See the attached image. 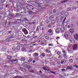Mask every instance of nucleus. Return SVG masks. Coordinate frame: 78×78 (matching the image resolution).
<instances>
[{"label":"nucleus","mask_w":78,"mask_h":78,"mask_svg":"<svg viewBox=\"0 0 78 78\" xmlns=\"http://www.w3.org/2000/svg\"><path fill=\"white\" fill-rule=\"evenodd\" d=\"M46 23H50V21H49V20L47 19L46 20Z\"/></svg>","instance_id":"cd10ccee"},{"label":"nucleus","mask_w":78,"mask_h":78,"mask_svg":"<svg viewBox=\"0 0 78 78\" xmlns=\"http://www.w3.org/2000/svg\"><path fill=\"white\" fill-rule=\"evenodd\" d=\"M72 69H73V67L71 66H67L66 67V69H67V70H69V69H71V70H73Z\"/></svg>","instance_id":"9b49d317"},{"label":"nucleus","mask_w":78,"mask_h":78,"mask_svg":"<svg viewBox=\"0 0 78 78\" xmlns=\"http://www.w3.org/2000/svg\"><path fill=\"white\" fill-rule=\"evenodd\" d=\"M43 69L44 70H45V71H51V70L49 69L47 67H43Z\"/></svg>","instance_id":"39448f33"},{"label":"nucleus","mask_w":78,"mask_h":78,"mask_svg":"<svg viewBox=\"0 0 78 78\" xmlns=\"http://www.w3.org/2000/svg\"><path fill=\"white\" fill-rule=\"evenodd\" d=\"M62 16H63V15H61L60 16V17L61 18V19H60L61 20H62V19L64 18L63 16L62 17Z\"/></svg>","instance_id":"a878e982"},{"label":"nucleus","mask_w":78,"mask_h":78,"mask_svg":"<svg viewBox=\"0 0 78 78\" xmlns=\"http://www.w3.org/2000/svg\"><path fill=\"white\" fill-rule=\"evenodd\" d=\"M25 50H26V49H25V47H23L22 48V51H25Z\"/></svg>","instance_id":"5701e85b"},{"label":"nucleus","mask_w":78,"mask_h":78,"mask_svg":"<svg viewBox=\"0 0 78 78\" xmlns=\"http://www.w3.org/2000/svg\"><path fill=\"white\" fill-rule=\"evenodd\" d=\"M54 17H53V15H52L50 17H49V19L50 20H51V19H53Z\"/></svg>","instance_id":"c756f323"},{"label":"nucleus","mask_w":78,"mask_h":78,"mask_svg":"<svg viewBox=\"0 0 78 78\" xmlns=\"http://www.w3.org/2000/svg\"><path fill=\"white\" fill-rule=\"evenodd\" d=\"M73 8L74 9H77V7L75 6Z\"/></svg>","instance_id":"3c124183"},{"label":"nucleus","mask_w":78,"mask_h":78,"mask_svg":"<svg viewBox=\"0 0 78 78\" xmlns=\"http://www.w3.org/2000/svg\"><path fill=\"white\" fill-rule=\"evenodd\" d=\"M40 56H41V57H45V54L43 52L41 54Z\"/></svg>","instance_id":"f8f14e48"},{"label":"nucleus","mask_w":78,"mask_h":78,"mask_svg":"<svg viewBox=\"0 0 78 78\" xmlns=\"http://www.w3.org/2000/svg\"><path fill=\"white\" fill-rule=\"evenodd\" d=\"M61 30V28H58L57 29H56L55 30V32L56 33H60V31Z\"/></svg>","instance_id":"20e7f679"},{"label":"nucleus","mask_w":78,"mask_h":78,"mask_svg":"<svg viewBox=\"0 0 78 78\" xmlns=\"http://www.w3.org/2000/svg\"><path fill=\"white\" fill-rule=\"evenodd\" d=\"M21 59L22 60V61H25V58L24 57H22Z\"/></svg>","instance_id":"c9c22d12"},{"label":"nucleus","mask_w":78,"mask_h":78,"mask_svg":"<svg viewBox=\"0 0 78 78\" xmlns=\"http://www.w3.org/2000/svg\"><path fill=\"white\" fill-rule=\"evenodd\" d=\"M26 67L27 69H30V68H31L29 66H28L27 65H26Z\"/></svg>","instance_id":"ea45409f"},{"label":"nucleus","mask_w":78,"mask_h":78,"mask_svg":"<svg viewBox=\"0 0 78 78\" xmlns=\"http://www.w3.org/2000/svg\"><path fill=\"white\" fill-rule=\"evenodd\" d=\"M74 67H75L76 68H78V65H76Z\"/></svg>","instance_id":"052dcab7"},{"label":"nucleus","mask_w":78,"mask_h":78,"mask_svg":"<svg viewBox=\"0 0 78 78\" xmlns=\"http://www.w3.org/2000/svg\"><path fill=\"white\" fill-rule=\"evenodd\" d=\"M70 31L71 33H73L74 32V30L73 29H70Z\"/></svg>","instance_id":"c85d7f7f"},{"label":"nucleus","mask_w":78,"mask_h":78,"mask_svg":"<svg viewBox=\"0 0 78 78\" xmlns=\"http://www.w3.org/2000/svg\"><path fill=\"white\" fill-rule=\"evenodd\" d=\"M44 37L46 39H49L50 38L49 35L47 34H45L44 35Z\"/></svg>","instance_id":"7ed1b4c3"},{"label":"nucleus","mask_w":78,"mask_h":78,"mask_svg":"<svg viewBox=\"0 0 78 78\" xmlns=\"http://www.w3.org/2000/svg\"><path fill=\"white\" fill-rule=\"evenodd\" d=\"M1 1L3 2H5V0H1Z\"/></svg>","instance_id":"69168bd1"},{"label":"nucleus","mask_w":78,"mask_h":78,"mask_svg":"<svg viewBox=\"0 0 78 78\" xmlns=\"http://www.w3.org/2000/svg\"><path fill=\"white\" fill-rule=\"evenodd\" d=\"M48 32L49 33H52L53 32L51 29H49L48 30Z\"/></svg>","instance_id":"dca6fc26"},{"label":"nucleus","mask_w":78,"mask_h":78,"mask_svg":"<svg viewBox=\"0 0 78 78\" xmlns=\"http://www.w3.org/2000/svg\"><path fill=\"white\" fill-rule=\"evenodd\" d=\"M8 12L9 13L8 14V16L11 17V16H12V15H11V13H10V12H9V11H8Z\"/></svg>","instance_id":"412c9836"},{"label":"nucleus","mask_w":78,"mask_h":78,"mask_svg":"<svg viewBox=\"0 0 78 78\" xmlns=\"http://www.w3.org/2000/svg\"><path fill=\"white\" fill-rule=\"evenodd\" d=\"M7 58L8 59H11L12 58V57L10 55H8L7 57Z\"/></svg>","instance_id":"aec40b11"},{"label":"nucleus","mask_w":78,"mask_h":78,"mask_svg":"<svg viewBox=\"0 0 78 78\" xmlns=\"http://www.w3.org/2000/svg\"><path fill=\"white\" fill-rule=\"evenodd\" d=\"M16 48L17 49V50H19L20 49V46H17Z\"/></svg>","instance_id":"a211bd4d"},{"label":"nucleus","mask_w":78,"mask_h":78,"mask_svg":"<svg viewBox=\"0 0 78 78\" xmlns=\"http://www.w3.org/2000/svg\"><path fill=\"white\" fill-rule=\"evenodd\" d=\"M78 47V44H74L73 47V49L74 50H75L77 48V47Z\"/></svg>","instance_id":"423d86ee"},{"label":"nucleus","mask_w":78,"mask_h":78,"mask_svg":"<svg viewBox=\"0 0 78 78\" xmlns=\"http://www.w3.org/2000/svg\"><path fill=\"white\" fill-rule=\"evenodd\" d=\"M33 59L32 58H30L28 60V62H33Z\"/></svg>","instance_id":"f3484780"},{"label":"nucleus","mask_w":78,"mask_h":78,"mask_svg":"<svg viewBox=\"0 0 78 78\" xmlns=\"http://www.w3.org/2000/svg\"><path fill=\"white\" fill-rule=\"evenodd\" d=\"M74 37L76 40H78V34H75L74 36Z\"/></svg>","instance_id":"0eeeda50"},{"label":"nucleus","mask_w":78,"mask_h":78,"mask_svg":"<svg viewBox=\"0 0 78 78\" xmlns=\"http://www.w3.org/2000/svg\"><path fill=\"white\" fill-rule=\"evenodd\" d=\"M34 54L35 56H36L37 57L39 56V55L38 54V53H34Z\"/></svg>","instance_id":"393cba45"},{"label":"nucleus","mask_w":78,"mask_h":78,"mask_svg":"<svg viewBox=\"0 0 78 78\" xmlns=\"http://www.w3.org/2000/svg\"><path fill=\"white\" fill-rule=\"evenodd\" d=\"M16 16H19L20 15H19V13H17L16 14Z\"/></svg>","instance_id":"603ef678"},{"label":"nucleus","mask_w":78,"mask_h":78,"mask_svg":"<svg viewBox=\"0 0 78 78\" xmlns=\"http://www.w3.org/2000/svg\"><path fill=\"white\" fill-rule=\"evenodd\" d=\"M69 15V13L68 12H66L65 14V17H67Z\"/></svg>","instance_id":"4be33fe9"},{"label":"nucleus","mask_w":78,"mask_h":78,"mask_svg":"<svg viewBox=\"0 0 78 78\" xmlns=\"http://www.w3.org/2000/svg\"><path fill=\"white\" fill-rule=\"evenodd\" d=\"M3 7L2 5H0V10H2L3 9Z\"/></svg>","instance_id":"7c9ffc66"},{"label":"nucleus","mask_w":78,"mask_h":78,"mask_svg":"<svg viewBox=\"0 0 78 78\" xmlns=\"http://www.w3.org/2000/svg\"><path fill=\"white\" fill-rule=\"evenodd\" d=\"M55 20H59V17L58 16H57L55 18Z\"/></svg>","instance_id":"79ce46f5"},{"label":"nucleus","mask_w":78,"mask_h":78,"mask_svg":"<svg viewBox=\"0 0 78 78\" xmlns=\"http://www.w3.org/2000/svg\"><path fill=\"white\" fill-rule=\"evenodd\" d=\"M51 72V73H54V74H55V72H52V71H51V72Z\"/></svg>","instance_id":"6e6d98bb"},{"label":"nucleus","mask_w":78,"mask_h":78,"mask_svg":"<svg viewBox=\"0 0 78 78\" xmlns=\"http://www.w3.org/2000/svg\"><path fill=\"white\" fill-rule=\"evenodd\" d=\"M27 12H29V13H30V14H31L32 12L30 10H28Z\"/></svg>","instance_id":"58836bf2"},{"label":"nucleus","mask_w":78,"mask_h":78,"mask_svg":"<svg viewBox=\"0 0 78 78\" xmlns=\"http://www.w3.org/2000/svg\"><path fill=\"white\" fill-rule=\"evenodd\" d=\"M61 30L62 31V32L63 33V32H64V31H65V29H64V28L62 27L61 28Z\"/></svg>","instance_id":"bb28decb"},{"label":"nucleus","mask_w":78,"mask_h":78,"mask_svg":"<svg viewBox=\"0 0 78 78\" xmlns=\"http://www.w3.org/2000/svg\"><path fill=\"white\" fill-rule=\"evenodd\" d=\"M37 36L36 35L35 37H33V38H37Z\"/></svg>","instance_id":"864d4df0"},{"label":"nucleus","mask_w":78,"mask_h":78,"mask_svg":"<svg viewBox=\"0 0 78 78\" xmlns=\"http://www.w3.org/2000/svg\"><path fill=\"white\" fill-rule=\"evenodd\" d=\"M55 20H52L51 21V24H55Z\"/></svg>","instance_id":"2eb2a0df"},{"label":"nucleus","mask_w":78,"mask_h":78,"mask_svg":"<svg viewBox=\"0 0 78 78\" xmlns=\"http://www.w3.org/2000/svg\"><path fill=\"white\" fill-rule=\"evenodd\" d=\"M16 44H17V45H20V43L19 42H16Z\"/></svg>","instance_id":"c03bdc74"},{"label":"nucleus","mask_w":78,"mask_h":78,"mask_svg":"<svg viewBox=\"0 0 78 78\" xmlns=\"http://www.w3.org/2000/svg\"><path fill=\"white\" fill-rule=\"evenodd\" d=\"M10 61L11 62H16V63H17L18 62V61L17 60V59H11L10 60Z\"/></svg>","instance_id":"1a4fd4ad"},{"label":"nucleus","mask_w":78,"mask_h":78,"mask_svg":"<svg viewBox=\"0 0 78 78\" xmlns=\"http://www.w3.org/2000/svg\"><path fill=\"white\" fill-rule=\"evenodd\" d=\"M36 45V44H32V46H34Z\"/></svg>","instance_id":"bf43d9fd"},{"label":"nucleus","mask_w":78,"mask_h":78,"mask_svg":"<svg viewBox=\"0 0 78 78\" xmlns=\"http://www.w3.org/2000/svg\"><path fill=\"white\" fill-rule=\"evenodd\" d=\"M22 29V27H20V30H21Z\"/></svg>","instance_id":"e2e57ef3"},{"label":"nucleus","mask_w":78,"mask_h":78,"mask_svg":"<svg viewBox=\"0 0 78 78\" xmlns=\"http://www.w3.org/2000/svg\"><path fill=\"white\" fill-rule=\"evenodd\" d=\"M71 27H73V24H71Z\"/></svg>","instance_id":"338daca9"},{"label":"nucleus","mask_w":78,"mask_h":78,"mask_svg":"<svg viewBox=\"0 0 78 78\" xmlns=\"http://www.w3.org/2000/svg\"><path fill=\"white\" fill-rule=\"evenodd\" d=\"M70 42H72V43H75V41H74L73 39H70Z\"/></svg>","instance_id":"6ab92c4d"},{"label":"nucleus","mask_w":78,"mask_h":78,"mask_svg":"<svg viewBox=\"0 0 78 78\" xmlns=\"http://www.w3.org/2000/svg\"><path fill=\"white\" fill-rule=\"evenodd\" d=\"M61 52L59 51H58L57 52V55H61Z\"/></svg>","instance_id":"4c0bfd02"},{"label":"nucleus","mask_w":78,"mask_h":78,"mask_svg":"<svg viewBox=\"0 0 78 78\" xmlns=\"http://www.w3.org/2000/svg\"><path fill=\"white\" fill-rule=\"evenodd\" d=\"M63 56L64 59H67V57L66 53L63 54Z\"/></svg>","instance_id":"ddd939ff"},{"label":"nucleus","mask_w":78,"mask_h":78,"mask_svg":"<svg viewBox=\"0 0 78 78\" xmlns=\"http://www.w3.org/2000/svg\"><path fill=\"white\" fill-rule=\"evenodd\" d=\"M54 62H50V64H51V65H54V64H53Z\"/></svg>","instance_id":"09e8293b"},{"label":"nucleus","mask_w":78,"mask_h":78,"mask_svg":"<svg viewBox=\"0 0 78 78\" xmlns=\"http://www.w3.org/2000/svg\"><path fill=\"white\" fill-rule=\"evenodd\" d=\"M63 22H59L58 24V25L60 27H62V26H63Z\"/></svg>","instance_id":"4468645a"},{"label":"nucleus","mask_w":78,"mask_h":78,"mask_svg":"<svg viewBox=\"0 0 78 78\" xmlns=\"http://www.w3.org/2000/svg\"><path fill=\"white\" fill-rule=\"evenodd\" d=\"M47 26L48 28H51V24L49 23Z\"/></svg>","instance_id":"2f4dec72"},{"label":"nucleus","mask_w":78,"mask_h":78,"mask_svg":"<svg viewBox=\"0 0 78 78\" xmlns=\"http://www.w3.org/2000/svg\"><path fill=\"white\" fill-rule=\"evenodd\" d=\"M69 62L72 63V62H73V59H70L69 60Z\"/></svg>","instance_id":"473e14b6"},{"label":"nucleus","mask_w":78,"mask_h":78,"mask_svg":"<svg viewBox=\"0 0 78 78\" xmlns=\"http://www.w3.org/2000/svg\"><path fill=\"white\" fill-rule=\"evenodd\" d=\"M48 46H49V47L50 46H53V44H48Z\"/></svg>","instance_id":"37998d69"},{"label":"nucleus","mask_w":78,"mask_h":78,"mask_svg":"<svg viewBox=\"0 0 78 78\" xmlns=\"http://www.w3.org/2000/svg\"><path fill=\"white\" fill-rule=\"evenodd\" d=\"M64 12V10H62L61 11V14H63Z\"/></svg>","instance_id":"a18cd8bd"},{"label":"nucleus","mask_w":78,"mask_h":78,"mask_svg":"<svg viewBox=\"0 0 78 78\" xmlns=\"http://www.w3.org/2000/svg\"><path fill=\"white\" fill-rule=\"evenodd\" d=\"M40 28V27L39 26H38L36 29V30L37 31L39 30V28Z\"/></svg>","instance_id":"72a5a7b5"},{"label":"nucleus","mask_w":78,"mask_h":78,"mask_svg":"<svg viewBox=\"0 0 78 78\" xmlns=\"http://www.w3.org/2000/svg\"><path fill=\"white\" fill-rule=\"evenodd\" d=\"M45 63L46 64H47L48 63V60H47V58H46L45 60Z\"/></svg>","instance_id":"e433bc0d"},{"label":"nucleus","mask_w":78,"mask_h":78,"mask_svg":"<svg viewBox=\"0 0 78 78\" xmlns=\"http://www.w3.org/2000/svg\"><path fill=\"white\" fill-rule=\"evenodd\" d=\"M48 48L50 49V48H48V49H47L46 50V52H47V53H51V52H50V50L48 49Z\"/></svg>","instance_id":"9d476101"},{"label":"nucleus","mask_w":78,"mask_h":78,"mask_svg":"<svg viewBox=\"0 0 78 78\" xmlns=\"http://www.w3.org/2000/svg\"><path fill=\"white\" fill-rule=\"evenodd\" d=\"M67 26V23L66 22H64L63 24V27H64V28H66Z\"/></svg>","instance_id":"6e6552de"},{"label":"nucleus","mask_w":78,"mask_h":78,"mask_svg":"<svg viewBox=\"0 0 78 78\" xmlns=\"http://www.w3.org/2000/svg\"><path fill=\"white\" fill-rule=\"evenodd\" d=\"M13 78H18V76H16L14 77Z\"/></svg>","instance_id":"0e129e2a"},{"label":"nucleus","mask_w":78,"mask_h":78,"mask_svg":"<svg viewBox=\"0 0 78 78\" xmlns=\"http://www.w3.org/2000/svg\"><path fill=\"white\" fill-rule=\"evenodd\" d=\"M71 10V8L69 7L67 9V11H70Z\"/></svg>","instance_id":"f704fd0d"},{"label":"nucleus","mask_w":78,"mask_h":78,"mask_svg":"<svg viewBox=\"0 0 78 78\" xmlns=\"http://www.w3.org/2000/svg\"><path fill=\"white\" fill-rule=\"evenodd\" d=\"M67 51L69 52V53H72L73 52V51H72V50L69 51V49H68Z\"/></svg>","instance_id":"b1692460"},{"label":"nucleus","mask_w":78,"mask_h":78,"mask_svg":"<svg viewBox=\"0 0 78 78\" xmlns=\"http://www.w3.org/2000/svg\"><path fill=\"white\" fill-rule=\"evenodd\" d=\"M35 60H34L33 61V63H35Z\"/></svg>","instance_id":"774afa93"},{"label":"nucleus","mask_w":78,"mask_h":78,"mask_svg":"<svg viewBox=\"0 0 78 78\" xmlns=\"http://www.w3.org/2000/svg\"><path fill=\"white\" fill-rule=\"evenodd\" d=\"M12 50L13 51H15V50H16V49L15 48H14V47L12 48Z\"/></svg>","instance_id":"8fccbe9b"},{"label":"nucleus","mask_w":78,"mask_h":78,"mask_svg":"<svg viewBox=\"0 0 78 78\" xmlns=\"http://www.w3.org/2000/svg\"><path fill=\"white\" fill-rule=\"evenodd\" d=\"M53 13H56V10L54 9L53 10Z\"/></svg>","instance_id":"49530a36"},{"label":"nucleus","mask_w":78,"mask_h":78,"mask_svg":"<svg viewBox=\"0 0 78 78\" xmlns=\"http://www.w3.org/2000/svg\"><path fill=\"white\" fill-rule=\"evenodd\" d=\"M68 1V0H66V1H64L61 2V3H65V2H67Z\"/></svg>","instance_id":"a19ab883"},{"label":"nucleus","mask_w":78,"mask_h":78,"mask_svg":"<svg viewBox=\"0 0 78 78\" xmlns=\"http://www.w3.org/2000/svg\"><path fill=\"white\" fill-rule=\"evenodd\" d=\"M9 39H12V38H13V36H10L9 37Z\"/></svg>","instance_id":"de8ad7c7"},{"label":"nucleus","mask_w":78,"mask_h":78,"mask_svg":"<svg viewBox=\"0 0 78 78\" xmlns=\"http://www.w3.org/2000/svg\"><path fill=\"white\" fill-rule=\"evenodd\" d=\"M64 61H62V62H61V64H63V63H64Z\"/></svg>","instance_id":"5fc2aeb1"},{"label":"nucleus","mask_w":78,"mask_h":78,"mask_svg":"<svg viewBox=\"0 0 78 78\" xmlns=\"http://www.w3.org/2000/svg\"><path fill=\"white\" fill-rule=\"evenodd\" d=\"M22 31L25 34H28V31L27 30V29L25 28H23Z\"/></svg>","instance_id":"f257e3e1"},{"label":"nucleus","mask_w":78,"mask_h":78,"mask_svg":"<svg viewBox=\"0 0 78 78\" xmlns=\"http://www.w3.org/2000/svg\"><path fill=\"white\" fill-rule=\"evenodd\" d=\"M62 71H65V69H62Z\"/></svg>","instance_id":"13d9d810"},{"label":"nucleus","mask_w":78,"mask_h":78,"mask_svg":"<svg viewBox=\"0 0 78 78\" xmlns=\"http://www.w3.org/2000/svg\"><path fill=\"white\" fill-rule=\"evenodd\" d=\"M62 51L63 53H66V51H64V50Z\"/></svg>","instance_id":"4d7b16f0"},{"label":"nucleus","mask_w":78,"mask_h":78,"mask_svg":"<svg viewBox=\"0 0 78 78\" xmlns=\"http://www.w3.org/2000/svg\"><path fill=\"white\" fill-rule=\"evenodd\" d=\"M12 32H11V31H10L9 32V33H10V34H11V33Z\"/></svg>","instance_id":"680f3d73"},{"label":"nucleus","mask_w":78,"mask_h":78,"mask_svg":"<svg viewBox=\"0 0 78 78\" xmlns=\"http://www.w3.org/2000/svg\"><path fill=\"white\" fill-rule=\"evenodd\" d=\"M64 37H65L66 39H69V35L67 33H65L64 34Z\"/></svg>","instance_id":"f03ea898"}]
</instances>
